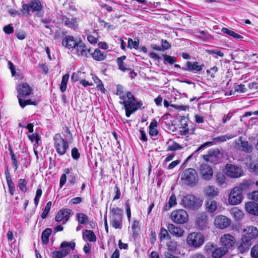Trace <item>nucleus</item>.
<instances>
[{
    "label": "nucleus",
    "mask_w": 258,
    "mask_h": 258,
    "mask_svg": "<svg viewBox=\"0 0 258 258\" xmlns=\"http://www.w3.org/2000/svg\"><path fill=\"white\" fill-rule=\"evenodd\" d=\"M126 101H120L119 103L123 105L125 111V115L129 117L131 115L136 112L138 109L142 107L143 102L141 100L138 101L135 97L130 91L126 92Z\"/></svg>",
    "instance_id": "f257e3e1"
},
{
    "label": "nucleus",
    "mask_w": 258,
    "mask_h": 258,
    "mask_svg": "<svg viewBox=\"0 0 258 258\" xmlns=\"http://www.w3.org/2000/svg\"><path fill=\"white\" fill-rule=\"evenodd\" d=\"M43 6L40 0H31L29 4H23L21 9L22 13L25 15H30V12H37L38 17H42L44 12L43 11Z\"/></svg>",
    "instance_id": "f03ea898"
},
{
    "label": "nucleus",
    "mask_w": 258,
    "mask_h": 258,
    "mask_svg": "<svg viewBox=\"0 0 258 258\" xmlns=\"http://www.w3.org/2000/svg\"><path fill=\"white\" fill-rule=\"evenodd\" d=\"M181 180L184 184L194 186L199 181L198 173L193 168L186 169L181 174Z\"/></svg>",
    "instance_id": "7ed1b4c3"
},
{
    "label": "nucleus",
    "mask_w": 258,
    "mask_h": 258,
    "mask_svg": "<svg viewBox=\"0 0 258 258\" xmlns=\"http://www.w3.org/2000/svg\"><path fill=\"white\" fill-rule=\"evenodd\" d=\"M202 200L195 196L187 195L182 198L180 204L185 209L195 211L202 206Z\"/></svg>",
    "instance_id": "20e7f679"
},
{
    "label": "nucleus",
    "mask_w": 258,
    "mask_h": 258,
    "mask_svg": "<svg viewBox=\"0 0 258 258\" xmlns=\"http://www.w3.org/2000/svg\"><path fill=\"white\" fill-rule=\"evenodd\" d=\"M54 146L56 152L60 156L64 155L69 148V145L67 140L62 138L60 134H56L53 137Z\"/></svg>",
    "instance_id": "39448f33"
},
{
    "label": "nucleus",
    "mask_w": 258,
    "mask_h": 258,
    "mask_svg": "<svg viewBox=\"0 0 258 258\" xmlns=\"http://www.w3.org/2000/svg\"><path fill=\"white\" fill-rule=\"evenodd\" d=\"M76 246L75 242L71 241H63L60 244L61 250L54 251L51 253L53 258H63L67 255L71 250H73Z\"/></svg>",
    "instance_id": "423d86ee"
},
{
    "label": "nucleus",
    "mask_w": 258,
    "mask_h": 258,
    "mask_svg": "<svg viewBox=\"0 0 258 258\" xmlns=\"http://www.w3.org/2000/svg\"><path fill=\"white\" fill-rule=\"evenodd\" d=\"M204 235L200 232H192L188 234L186 242L187 243L195 248L201 247L204 243Z\"/></svg>",
    "instance_id": "0eeeda50"
},
{
    "label": "nucleus",
    "mask_w": 258,
    "mask_h": 258,
    "mask_svg": "<svg viewBox=\"0 0 258 258\" xmlns=\"http://www.w3.org/2000/svg\"><path fill=\"white\" fill-rule=\"evenodd\" d=\"M223 154L217 148L210 149L207 154L203 156L205 161L213 164H217L220 163Z\"/></svg>",
    "instance_id": "6e6552de"
},
{
    "label": "nucleus",
    "mask_w": 258,
    "mask_h": 258,
    "mask_svg": "<svg viewBox=\"0 0 258 258\" xmlns=\"http://www.w3.org/2000/svg\"><path fill=\"white\" fill-rule=\"evenodd\" d=\"M171 219L177 224H184L187 222L188 216L187 212L182 209L173 211L171 214Z\"/></svg>",
    "instance_id": "1a4fd4ad"
},
{
    "label": "nucleus",
    "mask_w": 258,
    "mask_h": 258,
    "mask_svg": "<svg viewBox=\"0 0 258 258\" xmlns=\"http://www.w3.org/2000/svg\"><path fill=\"white\" fill-rule=\"evenodd\" d=\"M225 170L226 175L233 178L240 177L243 174L242 168L231 164H227L226 165Z\"/></svg>",
    "instance_id": "9d476101"
},
{
    "label": "nucleus",
    "mask_w": 258,
    "mask_h": 258,
    "mask_svg": "<svg viewBox=\"0 0 258 258\" xmlns=\"http://www.w3.org/2000/svg\"><path fill=\"white\" fill-rule=\"evenodd\" d=\"M220 243L227 251L232 248L236 243L235 238L229 234H225L220 239Z\"/></svg>",
    "instance_id": "9b49d317"
},
{
    "label": "nucleus",
    "mask_w": 258,
    "mask_h": 258,
    "mask_svg": "<svg viewBox=\"0 0 258 258\" xmlns=\"http://www.w3.org/2000/svg\"><path fill=\"white\" fill-rule=\"evenodd\" d=\"M234 136L231 134H226L225 135H223L219 137H217L214 138L213 139V141L212 142H207L203 145H201L195 151L196 152H199L204 148L208 146H211L218 142H224L228 140L232 139Z\"/></svg>",
    "instance_id": "f8f14e48"
},
{
    "label": "nucleus",
    "mask_w": 258,
    "mask_h": 258,
    "mask_svg": "<svg viewBox=\"0 0 258 258\" xmlns=\"http://www.w3.org/2000/svg\"><path fill=\"white\" fill-rule=\"evenodd\" d=\"M214 223L216 228L224 229L229 226L231 220L225 216L218 215L215 217Z\"/></svg>",
    "instance_id": "ddd939ff"
},
{
    "label": "nucleus",
    "mask_w": 258,
    "mask_h": 258,
    "mask_svg": "<svg viewBox=\"0 0 258 258\" xmlns=\"http://www.w3.org/2000/svg\"><path fill=\"white\" fill-rule=\"evenodd\" d=\"M243 199V196L237 188H233L228 197L229 203L231 205H236L240 204Z\"/></svg>",
    "instance_id": "4468645a"
},
{
    "label": "nucleus",
    "mask_w": 258,
    "mask_h": 258,
    "mask_svg": "<svg viewBox=\"0 0 258 258\" xmlns=\"http://www.w3.org/2000/svg\"><path fill=\"white\" fill-rule=\"evenodd\" d=\"M196 223L198 228L201 230L209 227L208 217L205 213L203 212L197 214Z\"/></svg>",
    "instance_id": "2eb2a0df"
},
{
    "label": "nucleus",
    "mask_w": 258,
    "mask_h": 258,
    "mask_svg": "<svg viewBox=\"0 0 258 258\" xmlns=\"http://www.w3.org/2000/svg\"><path fill=\"white\" fill-rule=\"evenodd\" d=\"M207 250L212 251V257L213 258H221L228 251L224 247H215L214 248L213 244H207L206 246Z\"/></svg>",
    "instance_id": "dca6fc26"
},
{
    "label": "nucleus",
    "mask_w": 258,
    "mask_h": 258,
    "mask_svg": "<svg viewBox=\"0 0 258 258\" xmlns=\"http://www.w3.org/2000/svg\"><path fill=\"white\" fill-rule=\"evenodd\" d=\"M258 236V229L256 227L250 226L247 227L243 230V237L246 239L251 241L254 240Z\"/></svg>",
    "instance_id": "f3484780"
},
{
    "label": "nucleus",
    "mask_w": 258,
    "mask_h": 258,
    "mask_svg": "<svg viewBox=\"0 0 258 258\" xmlns=\"http://www.w3.org/2000/svg\"><path fill=\"white\" fill-rule=\"evenodd\" d=\"M72 212V210L70 209L59 210L55 216V221L58 222L62 221V224H64L69 220L70 215Z\"/></svg>",
    "instance_id": "a211bd4d"
},
{
    "label": "nucleus",
    "mask_w": 258,
    "mask_h": 258,
    "mask_svg": "<svg viewBox=\"0 0 258 258\" xmlns=\"http://www.w3.org/2000/svg\"><path fill=\"white\" fill-rule=\"evenodd\" d=\"M200 172L202 176V178L205 180H209L213 177V169L208 164H201L200 166Z\"/></svg>",
    "instance_id": "6ab92c4d"
},
{
    "label": "nucleus",
    "mask_w": 258,
    "mask_h": 258,
    "mask_svg": "<svg viewBox=\"0 0 258 258\" xmlns=\"http://www.w3.org/2000/svg\"><path fill=\"white\" fill-rule=\"evenodd\" d=\"M60 19L62 21V23L69 28L75 30L78 28V23L76 17L73 16L67 17L64 15H61Z\"/></svg>",
    "instance_id": "aec40b11"
},
{
    "label": "nucleus",
    "mask_w": 258,
    "mask_h": 258,
    "mask_svg": "<svg viewBox=\"0 0 258 258\" xmlns=\"http://www.w3.org/2000/svg\"><path fill=\"white\" fill-rule=\"evenodd\" d=\"M76 53L78 56L88 57V54L90 53L91 48L86 46L85 44L82 41L80 40L75 48Z\"/></svg>",
    "instance_id": "412c9836"
},
{
    "label": "nucleus",
    "mask_w": 258,
    "mask_h": 258,
    "mask_svg": "<svg viewBox=\"0 0 258 258\" xmlns=\"http://www.w3.org/2000/svg\"><path fill=\"white\" fill-rule=\"evenodd\" d=\"M18 91V98L24 97L29 96L32 93V89L30 87L29 85L26 83H24L17 87Z\"/></svg>",
    "instance_id": "4be33fe9"
},
{
    "label": "nucleus",
    "mask_w": 258,
    "mask_h": 258,
    "mask_svg": "<svg viewBox=\"0 0 258 258\" xmlns=\"http://www.w3.org/2000/svg\"><path fill=\"white\" fill-rule=\"evenodd\" d=\"M205 67V64L202 63L200 65L199 64L198 61H194L191 62L190 61H187L186 62V68H182L181 69L183 71H188L190 72H200Z\"/></svg>",
    "instance_id": "5701e85b"
},
{
    "label": "nucleus",
    "mask_w": 258,
    "mask_h": 258,
    "mask_svg": "<svg viewBox=\"0 0 258 258\" xmlns=\"http://www.w3.org/2000/svg\"><path fill=\"white\" fill-rule=\"evenodd\" d=\"M78 42L73 36L70 35L66 36L62 40V45L69 49L75 48Z\"/></svg>",
    "instance_id": "b1692460"
},
{
    "label": "nucleus",
    "mask_w": 258,
    "mask_h": 258,
    "mask_svg": "<svg viewBox=\"0 0 258 258\" xmlns=\"http://www.w3.org/2000/svg\"><path fill=\"white\" fill-rule=\"evenodd\" d=\"M167 228L170 234L177 237H182L184 233L182 228L176 226L172 224H169Z\"/></svg>",
    "instance_id": "393cba45"
},
{
    "label": "nucleus",
    "mask_w": 258,
    "mask_h": 258,
    "mask_svg": "<svg viewBox=\"0 0 258 258\" xmlns=\"http://www.w3.org/2000/svg\"><path fill=\"white\" fill-rule=\"evenodd\" d=\"M206 209L211 215L214 216L218 213L217 202L215 200H209L205 203Z\"/></svg>",
    "instance_id": "a878e982"
},
{
    "label": "nucleus",
    "mask_w": 258,
    "mask_h": 258,
    "mask_svg": "<svg viewBox=\"0 0 258 258\" xmlns=\"http://www.w3.org/2000/svg\"><path fill=\"white\" fill-rule=\"evenodd\" d=\"M246 211L254 215H258V204L254 202H249L245 204Z\"/></svg>",
    "instance_id": "bb28decb"
},
{
    "label": "nucleus",
    "mask_w": 258,
    "mask_h": 258,
    "mask_svg": "<svg viewBox=\"0 0 258 258\" xmlns=\"http://www.w3.org/2000/svg\"><path fill=\"white\" fill-rule=\"evenodd\" d=\"M5 173L6 175V178L7 182V184L9 187V191L11 195H13L14 194V192L15 191V186L14 183H13L10 172L9 171L8 168H6L5 169Z\"/></svg>",
    "instance_id": "cd10ccee"
},
{
    "label": "nucleus",
    "mask_w": 258,
    "mask_h": 258,
    "mask_svg": "<svg viewBox=\"0 0 258 258\" xmlns=\"http://www.w3.org/2000/svg\"><path fill=\"white\" fill-rule=\"evenodd\" d=\"M219 191L217 188L213 185L207 186L204 189V194L206 197L213 198L218 195Z\"/></svg>",
    "instance_id": "c85d7f7f"
},
{
    "label": "nucleus",
    "mask_w": 258,
    "mask_h": 258,
    "mask_svg": "<svg viewBox=\"0 0 258 258\" xmlns=\"http://www.w3.org/2000/svg\"><path fill=\"white\" fill-rule=\"evenodd\" d=\"M251 244V241L242 237L241 242L238 246V250L241 253H244L249 250Z\"/></svg>",
    "instance_id": "c756f323"
},
{
    "label": "nucleus",
    "mask_w": 258,
    "mask_h": 258,
    "mask_svg": "<svg viewBox=\"0 0 258 258\" xmlns=\"http://www.w3.org/2000/svg\"><path fill=\"white\" fill-rule=\"evenodd\" d=\"M126 58V57L125 55H122L119 57H117L116 59L118 69L124 72L131 70L130 68L126 67V64L123 62V60H125Z\"/></svg>",
    "instance_id": "7c9ffc66"
},
{
    "label": "nucleus",
    "mask_w": 258,
    "mask_h": 258,
    "mask_svg": "<svg viewBox=\"0 0 258 258\" xmlns=\"http://www.w3.org/2000/svg\"><path fill=\"white\" fill-rule=\"evenodd\" d=\"M226 177L225 175L221 173L218 172L216 175V181L217 184L222 187H225L227 185Z\"/></svg>",
    "instance_id": "2f4dec72"
},
{
    "label": "nucleus",
    "mask_w": 258,
    "mask_h": 258,
    "mask_svg": "<svg viewBox=\"0 0 258 258\" xmlns=\"http://www.w3.org/2000/svg\"><path fill=\"white\" fill-rule=\"evenodd\" d=\"M177 204L176 198L174 194H172L170 197L168 202L166 203L163 208L165 211L169 210L172 207Z\"/></svg>",
    "instance_id": "473e14b6"
},
{
    "label": "nucleus",
    "mask_w": 258,
    "mask_h": 258,
    "mask_svg": "<svg viewBox=\"0 0 258 258\" xmlns=\"http://www.w3.org/2000/svg\"><path fill=\"white\" fill-rule=\"evenodd\" d=\"M91 55L94 59L97 61H102L106 57V54L97 48L92 53Z\"/></svg>",
    "instance_id": "72a5a7b5"
},
{
    "label": "nucleus",
    "mask_w": 258,
    "mask_h": 258,
    "mask_svg": "<svg viewBox=\"0 0 258 258\" xmlns=\"http://www.w3.org/2000/svg\"><path fill=\"white\" fill-rule=\"evenodd\" d=\"M251 181L250 180H244L240 183L238 186L234 187V188H237L238 190L242 194L243 191H246L249 189V186L251 184Z\"/></svg>",
    "instance_id": "f704fd0d"
},
{
    "label": "nucleus",
    "mask_w": 258,
    "mask_h": 258,
    "mask_svg": "<svg viewBox=\"0 0 258 258\" xmlns=\"http://www.w3.org/2000/svg\"><path fill=\"white\" fill-rule=\"evenodd\" d=\"M181 126L180 127L179 131L181 136H186L189 134V129L188 128L187 121L185 120L184 117L181 119Z\"/></svg>",
    "instance_id": "c9c22d12"
},
{
    "label": "nucleus",
    "mask_w": 258,
    "mask_h": 258,
    "mask_svg": "<svg viewBox=\"0 0 258 258\" xmlns=\"http://www.w3.org/2000/svg\"><path fill=\"white\" fill-rule=\"evenodd\" d=\"M242 137L239 138V141H240V147L242 151L246 153H251L252 151V147L248 141H242Z\"/></svg>",
    "instance_id": "e433bc0d"
},
{
    "label": "nucleus",
    "mask_w": 258,
    "mask_h": 258,
    "mask_svg": "<svg viewBox=\"0 0 258 258\" xmlns=\"http://www.w3.org/2000/svg\"><path fill=\"white\" fill-rule=\"evenodd\" d=\"M52 232L51 228H47L45 229L42 233L41 240L43 244H46L49 242V237Z\"/></svg>",
    "instance_id": "4c0bfd02"
},
{
    "label": "nucleus",
    "mask_w": 258,
    "mask_h": 258,
    "mask_svg": "<svg viewBox=\"0 0 258 258\" xmlns=\"http://www.w3.org/2000/svg\"><path fill=\"white\" fill-rule=\"evenodd\" d=\"M76 219L79 223L85 225L89 222L88 217L82 213H77L76 214Z\"/></svg>",
    "instance_id": "58836bf2"
},
{
    "label": "nucleus",
    "mask_w": 258,
    "mask_h": 258,
    "mask_svg": "<svg viewBox=\"0 0 258 258\" xmlns=\"http://www.w3.org/2000/svg\"><path fill=\"white\" fill-rule=\"evenodd\" d=\"M122 218H112L111 224L115 229H121L122 228Z\"/></svg>",
    "instance_id": "ea45409f"
},
{
    "label": "nucleus",
    "mask_w": 258,
    "mask_h": 258,
    "mask_svg": "<svg viewBox=\"0 0 258 258\" xmlns=\"http://www.w3.org/2000/svg\"><path fill=\"white\" fill-rule=\"evenodd\" d=\"M221 31L223 33L227 34L237 40H241L243 38L242 36L226 28H223Z\"/></svg>",
    "instance_id": "a19ab883"
},
{
    "label": "nucleus",
    "mask_w": 258,
    "mask_h": 258,
    "mask_svg": "<svg viewBox=\"0 0 258 258\" xmlns=\"http://www.w3.org/2000/svg\"><path fill=\"white\" fill-rule=\"evenodd\" d=\"M86 236L88 240L90 242H95L96 241V236L94 232L90 230H85L83 236Z\"/></svg>",
    "instance_id": "79ce46f5"
},
{
    "label": "nucleus",
    "mask_w": 258,
    "mask_h": 258,
    "mask_svg": "<svg viewBox=\"0 0 258 258\" xmlns=\"http://www.w3.org/2000/svg\"><path fill=\"white\" fill-rule=\"evenodd\" d=\"M69 79V74L64 75L62 77L61 84L60 85V90L61 92H64L67 89V83Z\"/></svg>",
    "instance_id": "37998d69"
},
{
    "label": "nucleus",
    "mask_w": 258,
    "mask_h": 258,
    "mask_svg": "<svg viewBox=\"0 0 258 258\" xmlns=\"http://www.w3.org/2000/svg\"><path fill=\"white\" fill-rule=\"evenodd\" d=\"M110 212L112 214V218H122V210L118 207L110 209Z\"/></svg>",
    "instance_id": "c03bdc74"
},
{
    "label": "nucleus",
    "mask_w": 258,
    "mask_h": 258,
    "mask_svg": "<svg viewBox=\"0 0 258 258\" xmlns=\"http://www.w3.org/2000/svg\"><path fill=\"white\" fill-rule=\"evenodd\" d=\"M159 238L161 241L164 239H170L171 238L167 230L164 227L160 229Z\"/></svg>",
    "instance_id": "a18cd8bd"
},
{
    "label": "nucleus",
    "mask_w": 258,
    "mask_h": 258,
    "mask_svg": "<svg viewBox=\"0 0 258 258\" xmlns=\"http://www.w3.org/2000/svg\"><path fill=\"white\" fill-rule=\"evenodd\" d=\"M18 187L22 192H25L27 190V181L25 179H20L18 180Z\"/></svg>",
    "instance_id": "49530a36"
},
{
    "label": "nucleus",
    "mask_w": 258,
    "mask_h": 258,
    "mask_svg": "<svg viewBox=\"0 0 258 258\" xmlns=\"http://www.w3.org/2000/svg\"><path fill=\"white\" fill-rule=\"evenodd\" d=\"M164 63H169L170 64H173L176 61V57L172 56H170L167 54H163Z\"/></svg>",
    "instance_id": "de8ad7c7"
},
{
    "label": "nucleus",
    "mask_w": 258,
    "mask_h": 258,
    "mask_svg": "<svg viewBox=\"0 0 258 258\" xmlns=\"http://www.w3.org/2000/svg\"><path fill=\"white\" fill-rule=\"evenodd\" d=\"M139 41L138 40V41H133V40L129 38L128 39V42H127V47L132 49L134 48L135 49H139Z\"/></svg>",
    "instance_id": "09e8293b"
},
{
    "label": "nucleus",
    "mask_w": 258,
    "mask_h": 258,
    "mask_svg": "<svg viewBox=\"0 0 258 258\" xmlns=\"http://www.w3.org/2000/svg\"><path fill=\"white\" fill-rule=\"evenodd\" d=\"M133 236H136L140 229L139 222L136 220H134L132 225Z\"/></svg>",
    "instance_id": "8fccbe9b"
},
{
    "label": "nucleus",
    "mask_w": 258,
    "mask_h": 258,
    "mask_svg": "<svg viewBox=\"0 0 258 258\" xmlns=\"http://www.w3.org/2000/svg\"><path fill=\"white\" fill-rule=\"evenodd\" d=\"M167 246L168 250L171 252L174 253L176 250L177 243L174 240H171L167 243Z\"/></svg>",
    "instance_id": "3c124183"
},
{
    "label": "nucleus",
    "mask_w": 258,
    "mask_h": 258,
    "mask_svg": "<svg viewBox=\"0 0 258 258\" xmlns=\"http://www.w3.org/2000/svg\"><path fill=\"white\" fill-rule=\"evenodd\" d=\"M19 103L20 106L22 108L25 107L27 105H36V103L35 102H32L31 100H25L21 99V98H19Z\"/></svg>",
    "instance_id": "603ef678"
},
{
    "label": "nucleus",
    "mask_w": 258,
    "mask_h": 258,
    "mask_svg": "<svg viewBox=\"0 0 258 258\" xmlns=\"http://www.w3.org/2000/svg\"><path fill=\"white\" fill-rule=\"evenodd\" d=\"M183 147L176 142H173L171 145H169L167 149V151H174L180 150Z\"/></svg>",
    "instance_id": "864d4df0"
},
{
    "label": "nucleus",
    "mask_w": 258,
    "mask_h": 258,
    "mask_svg": "<svg viewBox=\"0 0 258 258\" xmlns=\"http://www.w3.org/2000/svg\"><path fill=\"white\" fill-rule=\"evenodd\" d=\"M51 205H52V203L50 201L48 202L46 204V206H45V207L41 214V218L42 219H45L47 216L48 213L50 211Z\"/></svg>",
    "instance_id": "5fc2aeb1"
},
{
    "label": "nucleus",
    "mask_w": 258,
    "mask_h": 258,
    "mask_svg": "<svg viewBox=\"0 0 258 258\" xmlns=\"http://www.w3.org/2000/svg\"><path fill=\"white\" fill-rule=\"evenodd\" d=\"M250 255L252 258H258V243L255 244L251 249Z\"/></svg>",
    "instance_id": "6e6d98bb"
},
{
    "label": "nucleus",
    "mask_w": 258,
    "mask_h": 258,
    "mask_svg": "<svg viewBox=\"0 0 258 258\" xmlns=\"http://www.w3.org/2000/svg\"><path fill=\"white\" fill-rule=\"evenodd\" d=\"M42 190L40 188H38L37 189L36 196H35V197L34 200V204L36 206H37L38 204L39 199L42 195Z\"/></svg>",
    "instance_id": "4d7b16f0"
},
{
    "label": "nucleus",
    "mask_w": 258,
    "mask_h": 258,
    "mask_svg": "<svg viewBox=\"0 0 258 258\" xmlns=\"http://www.w3.org/2000/svg\"><path fill=\"white\" fill-rule=\"evenodd\" d=\"M11 159L12 160V165L14 168L15 171H16L18 168L19 162L17 160L15 154L11 155Z\"/></svg>",
    "instance_id": "13d9d810"
},
{
    "label": "nucleus",
    "mask_w": 258,
    "mask_h": 258,
    "mask_svg": "<svg viewBox=\"0 0 258 258\" xmlns=\"http://www.w3.org/2000/svg\"><path fill=\"white\" fill-rule=\"evenodd\" d=\"M72 157L74 160H78L80 157V154L77 148L75 147L72 149L71 151Z\"/></svg>",
    "instance_id": "bf43d9fd"
},
{
    "label": "nucleus",
    "mask_w": 258,
    "mask_h": 258,
    "mask_svg": "<svg viewBox=\"0 0 258 258\" xmlns=\"http://www.w3.org/2000/svg\"><path fill=\"white\" fill-rule=\"evenodd\" d=\"M206 51L210 54H216L220 57H223L224 56V53L218 49H206Z\"/></svg>",
    "instance_id": "052dcab7"
},
{
    "label": "nucleus",
    "mask_w": 258,
    "mask_h": 258,
    "mask_svg": "<svg viewBox=\"0 0 258 258\" xmlns=\"http://www.w3.org/2000/svg\"><path fill=\"white\" fill-rule=\"evenodd\" d=\"M171 45L166 40H161V48L162 50L169 49L171 48Z\"/></svg>",
    "instance_id": "680f3d73"
},
{
    "label": "nucleus",
    "mask_w": 258,
    "mask_h": 258,
    "mask_svg": "<svg viewBox=\"0 0 258 258\" xmlns=\"http://www.w3.org/2000/svg\"><path fill=\"white\" fill-rule=\"evenodd\" d=\"M234 90L235 91L240 93H244L246 92V89L245 88V86L243 84L236 85L234 87Z\"/></svg>",
    "instance_id": "e2e57ef3"
},
{
    "label": "nucleus",
    "mask_w": 258,
    "mask_h": 258,
    "mask_svg": "<svg viewBox=\"0 0 258 258\" xmlns=\"http://www.w3.org/2000/svg\"><path fill=\"white\" fill-rule=\"evenodd\" d=\"M249 199L255 201H258V190H254L248 194Z\"/></svg>",
    "instance_id": "0e129e2a"
},
{
    "label": "nucleus",
    "mask_w": 258,
    "mask_h": 258,
    "mask_svg": "<svg viewBox=\"0 0 258 258\" xmlns=\"http://www.w3.org/2000/svg\"><path fill=\"white\" fill-rule=\"evenodd\" d=\"M3 30L5 33L10 34L13 33L14 28L12 25L10 24L5 26L3 28Z\"/></svg>",
    "instance_id": "69168bd1"
},
{
    "label": "nucleus",
    "mask_w": 258,
    "mask_h": 258,
    "mask_svg": "<svg viewBox=\"0 0 258 258\" xmlns=\"http://www.w3.org/2000/svg\"><path fill=\"white\" fill-rule=\"evenodd\" d=\"M28 138L32 142L35 141L37 143L40 140L39 137L37 133H34L31 135H29Z\"/></svg>",
    "instance_id": "338daca9"
},
{
    "label": "nucleus",
    "mask_w": 258,
    "mask_h": 258,
    "mask_svg": "<svg viewBox=\"0 0 258 258\" xmlns=\"http://www.w3.org/2000/svg\"><path fill=\"white\" fill-rule=\"evenodd\" d=\"M82 201V199L81 197H76V198H74L72 199L70 201L69 204L76 205V204H78L81 203Z\"/></svg>",
    "instance_id": "774afa93"
}]
</instances>
